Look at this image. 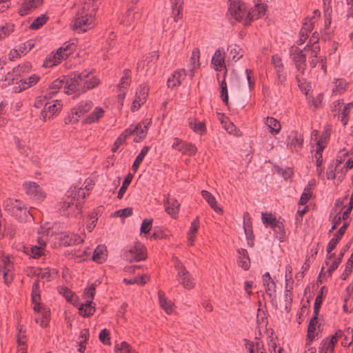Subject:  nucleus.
Masks as SVG:
<instances>
[{
  "label": "nucleus",
  "instance_id": "1",
  "mask_svg": "<svg viewBox=\"0 0 353 353\" xmlns=\"http://www.w3.org/2000/svg\"><path fill=\"white\" fill-rule=\"evenodd\" d=\"M100 83V80L91 72L83 70L81 72H74L66 79L64 92L68 94H81L92 90Z\"/></svg>",
  "mask_w": 353,
  "mask_h": 353
},
{
  "label": "nucleus",
  "instance_id": "2",
  "mask_svg": "<svg viewBox=\"0 0 353 353\" xmlns=\"http://www.w3.org/2000/svg\"><path fill=\"white\" fill-rule=\"evenodd\" d=\"M3 209L9 214L23 221L27 217V208L20 201L8 199L3 202Z\"/></svg>",
  "mask_w": 353,
  "mask_h": 353
},
{
  "label": "nucleus",
  "instance_id": "3",
  "mask_svg": "<svg viewBox=\"0 0 353 353\" xmlns=\"http://www.w3.org/2000/svg\"><path fill=\"white\" fill-rule=\"evenodd\" d=\"M97 284L92 283L90 286L85 290L83 296L86 301L82 303L79 307V314L84 317H89L92 316L94 311L95 307L92 305V300L95 294V289Z\"/></svg>",
  "mask_w": 353,
  "mask_h": 353
},
{
  "label": "nucleus",
  "instance_id": "4",
  "mask_svg": "<svg viewBox=\"0 0 353 353\" xmlns=\"http://www.w3.org/2000/svg\"><path fill=\"white\" fill-rule=\"evenodd\" d=\"M123 255L130 263L141 261L146 259L145 248L141 242L137 241L133 245L125 250Z\"/></svg>",
  "mask_w": 353,
  "mask_h": 353
},
{
  "label": "nucleus",
  "instance_id": "5",
  "mask_svg": "<svg viewBox=\"0 0 353 353\" xmlns=\"http://www.w3.org/2000/svg\"><path fill=\"white\" fill-rule=\"evenodd\" d=\"M92 106L93 103L91 101L86 100L81 101L76 107L71 109L70 112L65 119V123L66 124L75 123L79 121V118L87 113Z\"/></svg>",
  "mask_w": 353,
  "mask_h": 353
},
{
  "label": "nucleus",
  "instance_id": "6",
  "mask_svg": "<svg viewBox=\"0 0 353 353\" xmlns=\"http://www.w3.org/2000/svg\"><path fill=\"white\" fill-rule=\"evenodd\" d=\"M174 267L177 270L176 279L187 290L192 289L195 283L190 272L183 264L177 259H174Z\"/></svg>",
  "mask_w": 353,
  "mask_h": 353
},
{
  "label": "nucleus",
  "instance_id": "7",
  "mask_svg": "<svg viewBox=\"0 0 353 353\" xmlns=\"http://www.w3.org/2000/svg\"><path fill=\"white\" fill-rule=\"evenodd\" d=\"M290 56L295 65L296 70L301 74H304L307 65L306 55L303 53V50L293 46L290 48Z\"/></svg>",
  "mask_w": 353,
  "mask_h": 353
},
{
  "label": "nucleus",
  "instance_id": "8",
  "mask_svg": "<svg viewBox=\"0 0 353 353\" xmlns=\"http://www.w3.org/2000/svg\"><path fill=\"white\" fill-rule=\"evenodd\" d=\"M94 17L92 14L85 12V7H83L77 14V17L74 21L73 28L79 32H85L89 26L92 25Z\"/></svg>",
  "mask_w": 353,
  "mask_h": 353
},
{
  "label": "nucleus",
  "instance_id": "9",
  "mask_svg": "<svg viewBox=\"0 0 353 353\" xmlns=\"http://www.w3.org/2000/svg\"><path fill=\"white\" fill-rule=\"evenodd\" d=\"M32 65L30 63L26 62L19 64L17 67L14 68L12 72H8L5 77V81H8L9 83H17L19 82L22 75L28 73L30 71Z\"/></svg>",
  "mask_w": 353,
  "mask_h": 353
},
{
  "label": "nucleus",
  "instance_id": "10",
  "mask_svg": "<svg viewBox=\"0 0 353 353\" xmlns=\"http://www.w3.org/2000/svg\"><path fill=\"white\" fill-rule=\"evenodd\" d=\"M286 142L289 150L298 153L303 146V136L296 131H293L288 136Z\"/></svg>",
  "mask_w": 353,
  "mask_h": 353
},
{
  "label": "nucleus",
  "instance_id": "11",
  "mask_svg": "<svg viewBox=\"0 0 353 353\" xmlns=\"http://www.w3.org/2000/svg\"><path fill=\"white\" fill-rule=\"evenodd\" d=\"M230 3L228 8V12L230 15L236 21H241L246 14V9L244 3L240 0H235L232 1L230 0Z\"/></svg>",
  "mask_w": 353,
  "mask_h": 353
},
{
  "label": "nucleus",
  "instance_id": "12",
  "mask_svg": "<svg viewBox=\"0 0 353 353\" xmlns=\"http://www.w3.org/2000/svg\"><path fill=\"white\" fill-rule=\"evenodd\" d=\"M62 108V104L59 100H53L51 102L48 101L43 109L41 112V119L46 121V119H50L55 114L59 112Z\"/></svg>",
  "mask_w": 353,
  "mask_h": 353
},
{
  "label": "nucleus",
  "instance_id": "13",
  "mask_svg": "<svg viewBox=\"0 0 353 353\" xmlns=\"http://www.w3.org/2000/svg\"><path fill=\"white\" fill-rule=\"evenodd\" d=\"M13 268V264L10 261L8 256L5 257L2 259L0 263V270L3 275L5 284L7 285H10L13 281V276L12 270Z\"/></svg>",
  "mask_w": 353,
  "mask_h": 353
},
{
  "label": "nucleus",
  "instance_id": "14",
  "mask_svg": "<svg viewBox=\"0 0 353 353\" xmlns=\"http://www.w3.org/2000/svg\"><path fill=\"white\" fill-rule=\"evenodd\" d=\"M172 148L189 156L194 155L196 152V148L194 144L185 143L178 138L174 139Z\"/></svg>",
  "mask_w": 353,
  "mask_h": 353
},
{
  "label": "nucleus",
  "instance_id": "15",
  "mask_svg": "<svg viewBox=\"0 0 353 353\" xmlns=\"http://www.w3.org/2000/svg\"><path fill=\"white\" fill-rule=\"evenodd\" d=\"M43 1V0H23L18 12L21 16L27 15L41 6Z\"/></svg>",
  "mask_w": 353,
  "mask_h": 353
},
{
  "label": "nucleus",
  "instance_id": "16",
  "mask_svg": "<svg viewBox=\"0 0 353 353\" xmlns=\"http://www.w3.org/2000/svg\"><path fill=\"white\" fill-rule=\"evenodd\" d=\"M148 90L147 86L141 85L139 90V92L136 93V97L132 102V105L131 107V110L132 112H135L139 110V108L143 104L147 99L148 95Z\"/></svg>",
  "mask_w": 353,
  "mask_h": 353
},
{
  "label": "nucleus",
  "instance_id": "17",
  "mask_svg": "<svg viewBox=\"0 0 353 353\" xmlns=\"http://www.w3.org/2000/svg\"><path fill=\"white\" fill-rule=\"evenodd\" d=\"M23 187L26 193L30 197L35 199L45 197L41 187L34 182H25Z\"/></svg>",
  "mask_w": 353,
  "mask_h": 353
},
{
  "label": "nucleus",
  "instance_id": "18",
  "mask_svg": "<svg viewBox=\"0 0 353 353\" xmlns=\"http://www.w3.org/2000/svg\"><path fill=\"white\" fill-rule=\"evenodd\" d=\"M350 247V243L346 244L341 250L340 253L339 254L338 256L335 260L331 263L328 269L327 270V272L323 273L324 267L321 268V272L319 275V279L321 277V276L323 274L325 275L326 273L328 274L329 276L332 274V273L338 268L340 263L341 262L343 256L345 253L348 250V249Z\"/></svg>",
  "mask_w": 353,
  "mask_h": 353
},
{
  "label": "nucleus",
  "instance_id": "19",
  "mask_svg": "<svg viewBox=\"0 0 353 353\" xmlns=\"http://www.w3.org/2000/svg\"><path fill=\"white\" fill-rule=\"evenodd\" d=\"M266 6L263 3H256L254 8L248 11L247 14V19L248 22H245V25L250 24V22L254 19H258L263 16L266 11Z\"/></svg>",
  "mask_w": 353,
  "mask_h": 353
},
{
  "label": "nucleus",
  "instance_id": "20",
  "mask_svg": "<svg viewBox=\"0 0 353 353\" xmlns=\"http://www.w3.org/2000/svg\"><path fill=\"white\" fill-rule=\"evenodd\" d=\"M187 75H189V74L184 69L175 71L167 81L168 87L174 88L179 86Z\"/></svg>",
  "mask_w": 353,
  "mask_h": 353
},
{
  "label": "nucleus",
  "instance_id": "21",
  "mask_svg": "<svg viewBox=\"0 0 353 353\" xmlns=\"http://www.w3.org/2000/svg\"><path fill=\"white\" fill-rule=\"evenodd\" d=\"M164 205L165 212L172 217L176 218L179 214V208L180 206L178 201L174 198H168L164 200Z\"/></svg>",
  "mask_w": 353,
  "mask_h": 353
},
{
  "label": "nucleus",
  "instance_id": "22",
  "mask_svg": "<svg viewBox=\"0 0 353 353\" xmlns=\"http://www.w3.org/2000/svg\"><path fill=\"white\" fill-rule=\"evenodd\" d=\"M60 243L63 246H71L83 243V240L80 236L75 234H65L60 236Z\"/></svg>",
  "mask_w": 353,
  "mask_h": 353
},
{
  "label": "nucleus",
  "instance_id": "23",
  "mask_svg": "<svg viewBox=\"0 0 353 353\" xmlns=\"http://www.w3.org/2000/svg\"><path fill=\"white\" fill-rule=\"evenodd\" d=\"M318 316L319 314H315L313 312V316L310 319L308 327H307V340L308 342L306 343V345H310L312 342L314 341L316 336L315 330L316 327L318 324Z\"/></svg>",
  "mask_w": 353,
  "mask_h": 353
},
{
  "label": "nucleus",
  "instance_id": "24",
  "mask_svg": "<svg viewBox=\"0 0 353 353\" xmlns=\"http://www.w3.org/2000/svg\"><path fill=\"white\" fill-rule=\"evenodd\" d=\"M212 64H213L215 66L216 70H220L219 69V67H225V51L223 48H218L214 55L212 58Z\"/></svg>",
  "mask_w": 353,
  "mask_h": 353
},
{
  "label": "nucleus",
  "instance_id": "25",
  "mask_svg": "<svg viewBox=\"0 0 353 353\" xmlns=\"http://www.w3.org/2000/svg\"><path fill=\"white\" fill-rule=\"evenodd\" d=\"M239 254L238 258V264L244 270H248L250 268V259L247 250L241 248L238 250Z\"/></svg>",
  "mask_w": 353,
  "mask_h": 353
},
{
  "label": "nucleus",
  "instance_id": "26",
  "mask_svg": "<svg viewBox=\"0 0 353 353\" xmlns=\"http://www.w3.org/2000/svg\"><path fill=\"white\" fill-rule=\"evenodd\" d=\"M201 195L203 198L208 202L210 206L217 213L222 214L223 209L218 206L214 196L207 190H202Z\"/></svg>",
  "mask_w": 353,
  "mask_h": 353
},
{
  "label": "nucleus",
  "instance_id": "27",
  "mask_svg": "<svg viewBox=\"0 0 353 353\" xmlns=\"http://www.w3.org/2000/svg\"><path fill=\"white\" fill-rule=\"evenodd\" d=\"M104 110L101 107H96L94 111L90 114L83 121L84 124H91L97 122L103 117Z\"/></svg>",
  "mask_w": 353,
  "mask_h": 353
},
{
  "label": "nucleus",
  "instance_id": "28",
  "mask_svg": "<svg viewBox=\"0 0 353 353\" xmlns=\"http://www.w3.org/2000/svg\"><path fill=\"white\" fill-rule=\"evenodd\" d=\"M40 79V77L37 74L30 76L28 78L21 79L19 80V91L25 90L34 85Z\"/></svg>",
  "mask_w": 353,
  "mask_h": 353
},
{
  "label": "nucleus",
  "instance_id": "29",
  "mask_svg": "<svg viewBox=\"0 0 353 353\" xmlns=\"http://www.w3.org/2000/svg\"><path fill=\"white\" fill-rule=\"evenodd\" d=\"M107 249L104 245H98L93 253L92 259L98 263H102L106 260Z\"/></svg>",
  "mask_w": 353,
  "mask_h": 353
},
{
  "label": "nucleus",
  "instance_id": "30",
  "mask_svg": "<svg viewBox=\"0 0 353 353\" xmlns=\"http://www.w3.org/2000/svg\"><path fill=\"white\" fill-rule=\"evenodd\" d=\"M76 49V44L74 43H63L57 50V54L63 59L65 57L70 56Z\"/></svg>",
  "mask_w": 353,
  "mask_h": 353
},
{
  "label": "nucleus",
  "instance_id": "31",
  "mask_svg": "<svg viewBox=\"0 0 353 353\" xmlns=\"http://www.w3.org/2000/svg\"><path fill=\"white\" fill-rule=\"evenodd\" d=\"M133 131L137 137L134 139L135 142H139L144 139L148 134V126L142 123H138L133 127Z\"/></svg>",
  "mask_w": 353,
  "mask_h": 353
},
{
  "label": "nucleus",
  "instance_id": "32",
  "mask_svg": "<svg viewBox=\"0 0 353 353\" xmlns=\"http://www.w3.org/2000/svg\"><path fill=\"white\" fill-rule=\"evenodd\" d=\"M199 49L194 48L192 52V56L190 57V62L192 67L190 68L189 71V76L192 78L194 76V70L200 65L199 63Z\"/></svg>",
  "mask_w": 353,
  "mask_h": 353
},
{
  "label": "nucleus",
  "instance_id": "33",
  "mask_svg": "<svg viewBox=\"0 0 353 353\" xmlns=\"http://www.w3.org/2000/svg\"><path fill=\"white\" fill-rule=\"evenodd\" d=\"M265 124L269 128V131L271 134H278L281 130V124L279 121L273 118L268 117L266 118Z\"/></svg>",
  "mask_w": 353,
  "mask_h": 353
},
{
  "label": "nucleus",
  "instance_id": "34",
  "mask_svg": "<svg viewBox=\"0 0 353 353\" xmlns=\"http://www.w3.org/2000/svg\"><path fill=\"white\" fill-rule=\"evenodd\" d=\"M43 250L41 247L37 245L24 247V252L34 259L41 257L43 254Z\"/></svg>",
  "mask_w": 353,
  "mask_h": 353
},
{
  "label": "nucleus",
  "instance_id": "35",
  "mask_svg": "<svg viewBox=\"0 0 353 353\" xmlns=\"http://www.w3.org/2000/svg\"><path fill=\"white\" fill-rule=\"evenodd\" d=\"M150 148L149 146H144L139 152V154L137 156L132 166V168L134 170V172L137 171L140 164L142 163L143 159L148 152Z\"/></svg>",
  "mask_w": 353,
  "mask_h": 353
},
{
  "label": "nucleus",
  "instance_id": "36",
  "mask_svg": "<svg viewBox=\"0 0 353 353\" xmlns=\"http://www.w3.org/2000/svg\"><path fill=\"white\" fill-rule=\"evenodd\" d=\"M230 50V56H232V60L238 61L243 56V50L239 46L230 45L228 48Z\"/></svg>",
  "mask_w": 353,
  "mask_h": 353
},
{
  "label": "nucleus",
  "instance_id": "37",
  "mask_svg": "<svg viewBox=\"0 0 353 353\" xmlns=\"http://www.w3.org/2000/svg\"><path fill=\"white\" fill-rule=\"evenodd\" d=\"M227 72V69L225 68V72L223 73V79L220 82L221 98L224 102V103H225L226 105L228 104V92L225 81Z\"/></svg>",
  "mask_w": 353,
  "mask_h": 353
},
{
  "label": "nucleus",
  "instance_id": "38",
  "mask_svg": "<svg viewBox=\"0 0 353 353\" xmlns=\"http://www.w3.org/2000/svg\"><path fill=\"white\" fill-rule=\"evenodd\" d=\"M61 59H62L57 54V52L55 54H50L44 60L43 66L45 68L52 67L59 63Z\"/></svg>",
  "mask_w": 353,
  "mask_h": 353
},
{
  "label": "nucleus",
  "instance_id": "39",
  "mask_svg": "<svg viewBox=\"0 0 353 353\" xmlns=\"http://www.w3.org/2000/svg\"><path fill=\"white\" fill-rule=\"evenodd\" d=\"M285 292H290L291 290L292 289V286L290 284L293 283L292 280V267L291 265L288 264L285 267Z\"/></svg>",
  "mask_w": 353,
  "mask_h": 353
},
{
  "label": "nucleus",
  "instance_id": "40",
  "mask_svg": "<svg viewBox=\"0 0 353 353\" xmlns=\"http://www.w3.org/2000/svg\"><path fill=\"white\" fill-rule=\"evenodd\" d=\"M325 290L326 291V288L325 286H322L315 299L313 312L315 314H319L320 308L323 299V292Z\"/></svg>",
  "mask_w": 353,
  "mask_h": 353
},
{
  "label": "nucleus",
  "instance_id": "41",
  "mask_svg": "<svg viewBox=\"0 0 353 353\" xmlns=\"http://www.w3.org/2000/svg\"><path fill=\"white\" fill-rule=\"evenodd\" d=\"M271 228L274 230L276 236L280 239H283L285 236V226L282 221L277 220V221L273 224Z\"/></svg>",
  "mask_w": 353,
  "mask_h": 353
},
{
  "label": "nucleus",
  "instance_id": "42",
  "mask_svg": "<svg viewBox=\"0 0 353 353\" xmlns=\"http://www.w3.org/2000/svg\"><path fill=\"white\" fill-rule=\"evenodd\" d=\"M265 286V292L268 296L270 297L271 302L272 305L274 304V302L276 303V284L274 281L270 282L268 283H266Z\"/></svg>",
  "mask_w": 353,
  "mask_h": 353
},
{
  "label": "nucleus",
  "instance_id": "43",
  "mask_svg": "<svg viewBox=\"0 0 353 353\" xmlns=\"http://www.w3.org/2000/svg\"><path fill=\"white\" fill-rule=\"evenodd\" d=\"M133 176H134L132 174L128 173L125 178L124 179L122 185L120 188L118 192L117 197L119 199H121L123 198L126 190L128 189V187L129 186L133 179Z\"/></svg>",
  "mask_w": 353,
  "mask_h": 353
},
{
  "label": "nucleus",
  "instance_id": "44",
  "mask_svg": "<svg viewBox=\"0 0 353 353\" xmlns=\"http://www.w3.org/2000/svg\"><path fill=\"white\" fill-rule=\"evenodd\" d=\"M31 298L33 303H37L38 301H40L41 296L39 279H36L32 284Z\"/></svg>",
  "mask_w": 353,
  "mask_h": 353
},
{
  "label": "nucleus",
  "instance_id": "45",
  "mask_svg": "<svg viewBox=\"0 0 353 353\" xmlns=\"http://www.w3.org/2000/svg\"><path fill=\"white\" fill-rule=\"evenodd\" d=\"M189 126L194 132L201 134H203L206 131L205 123L201 121L196 122V120H190Z\"/></svg>",
  "mask_w": 353,
  "mask_h": 353
},
{
  "label": "nucleus",
  "instance_id": "46",
  "mask_svg": "<svg viewBox=\"0 0 353 353\" xmlns=\"http://www.w3.org/2000/svg\"><path fill=\"white\" fill-rule=\"evenodd\" d=\"M159 299L161 307L168 313L170 314L172 311L171 302L168 301L165 297L164 294L161 292H159Z\"/></svg>",
  "mask_w": 353,
  "mask_h": 353
},
{
  "label": "nucleus",
  "instance_id": "47",
  "mask_svg": "<svg viewBox=\"0 0 353 353\" xmlns=\"http://www.w3.org/2000/svg\"><path fill=\"white\" fill-rule=\"evenodd\" d=\"M312 188L310 183H309V184L304 188V191L301 195L299 204L301 205H305L309 199L312 197Z\"/></svg>",
  "mask_w": 353,
  "mask_h": 353
},
{
  "label": "nucleus",
  "instance_id": "48",
  "mask_svg": "<svg viewBox=\"0 0 353 353\" xmlns=\"http://www.w3.org/2000/svg\"><path fill=\"white\" fill-rule=\"evenodd\" d=\"M305 22L303 24V26L299 32V34H304L305 36L308 37V34L313 30L314 28V21L312 19L305 18Z\"/></svg>",
  "mask_w": 353,
  "mask_h": 353
},
{
  "label": "nucleus",
  "instance_id": "49",
  "mask_svg": "<svg viewBox=\"0 0 353 353\" xmlns=\"http://www.w3.org/2000/svg\"><path fill=\"white\" fill-rule=\"evenodd\" d=\"M130 70H124L123 77L120 80V83L119 84V88L120 90L122 89H126L130 83Z\"/></svg>",
  "mask_w": 353,
  "mask_h": 353
},
{
  "label": "nucleus",
  "instance_id": "50",
  "mask_svg": "<svg viewBox=\"0 0 353 353\" xmlns=\"http://www.w3.org/2000/svg\"><path fill=\"white\" fill-rule=\"evenodd\" d=\"M37 323H39L40 325L43 327H46L48 326L50 322V314L49 311L44 310L43 311L38 317L35 319Z\"/></svg>",
  "mask_w": 353,
  "mask_h": 353
},
{
  "label": "nucleus",
  "instance_id": "51",
  "mask_svg": "<svg viewBox=\"0 0 353 353\" xmlns=\"http://www.w3.org/2000/svg\"><path fill=\"white\" fill-rule=\"evenodd\" d=\"M48 19V17L46 15L41 14L32 21V23L30 26V28L32 30L39 29L47 22Z\"/></svg>",
  "mask_w": 353,
  "mask_h": 353
},
{
  "label": "nucleus",
  "instance_id": "52",
  "mask_svg": "<svg viewBox=\"0 0 353 353\" xmlns=\"http://www.w3.org/2000/svg\"><path fill=\"white\" fill-rule=\"evenodd\" d=\"M115 353H134L132 350L130 345L125 341L121 342L119 345H116L114 347Z\"/></svg>",
  "mask_w": 353,
  "mask_h": 353
},
{
  "label": "nucleus",
  "instance_id": "53",
  "mask_svg": "<svg viewBox=\"0 0 353 353\" xmlns=\"http://www.w3.org/2000/svg\"><path fill=\"white\" fill-rule=\"evenodd\" d=\"M262 222L266 226L272 227L277 220L272 213L263 212L261 215Z\"/></svg>",
  "mask_w": 353,
  "mask_h": 353
},
{
  "label": "nucleus",
  "instance_id": "54",
  "mask_svg": "<svg viewBox=\"0 0 353 353\" xmlns=\"http://www.w3.org/2000/svg\"><path fill=\"white\" fill-rule=\"evenodd\" d=\"M256 323L259 328L266 327L268 324V319L264 311L260 308L258 309V313L256 316Z\"/></svg>",
  "mask_w": 353,
  "mask_h": 353
},
{
  "label": "nucleus",
  "instance_id": "55",
  "mask_svg": "<svg viewBox=\"0 0 353 353\" xmlns=\"http://www.w3.org/2000/svg\"><path fill=\"white\" fill-rule=\"evenodd\" d=\"M334 346L335 345L333 344V341H330L327 337L321 341L319 349L327 352L330 350L332 353H333L334 351Z\"/></svg>",
  "mask_w": 353,
  "mask_h": 353
},
{
  "label": "nucleus",
  "instance_id": "56",
  "mask_svg": "<svg viewBox=\"0 0 353 353\" xmlns=\"http://www.w3.org/2000/svg\"><path fill=\"white\" fill-rule=\"evenodd\" d=\"M182 6L181 5H179L176 3L172 6V16L171 17L173 19V21L175 22H178L179 19H182Z\"/></svg>",
  "mask_w": 353,
  "mask_h": 353
},
{
  "label": "nucleus",
  "instance_id": "57",
  "mask_svg": "<svg viewBox=\"0 0 353 353\" xmlns=\"http://www.w3.org/2000/svg\"><path fill=\"white\" fill-rule=\"evenodd\" d=\"M14 143L16 144V146H17V149L19 150V152L24 156H28L30 152V148L28 146H26L25 144H22L19 138L14 137Z\"/></svg>",
  "mask_w": 353,
  "mask_h": 353
},
{
  "label": "nucleus",
  "instance_id": "58",
  "mask_svg": "<svg viewBox=\"0 0 353 353\" xmlns=\"http://www.w3.org/2000/svg\"><path fill=\"white\" fill-rule=\"evenodd\" d=\"M341 161H336L335 165L333 163H330L327 168V172H326V176L327 179H334L336 177L335 172L336 170V168L339 164H341Z\"/></svg>",
  "mask_w": 353,
  "mask_h": 353
},
{
  "label": "nucleus",
  "instance_id": "59",
  "mask_svg": "<svg viewBox=\"0 0 353 353\" xmlns=\"http://www.w3.org/2000/svg\"><path fill=\"white\" fill-rule=\"evenodd\" d=\"M34 46V43L32 40L27 41L26 43H21L18 46V51L21 54H26L31 50Z\"/></svg>",
  "mask_w": 353,
  "mask_h": 353
},
{
  "label": "nucleus",
  "instance_id": "60",
  "mask_svg": "<svg viewBox=\"0 0 353 353\" xmlns=\"http://www.w3.org/2000/svg\"><path fill=\"white\" fill-rule=\"evenodd\" d=\"M32 274L36 275L39 279H46L48 281L52 280V274L48 269H45L44 271H39L37 272L35 270H32Z\"/></svg>",
  "mask_w": 353,
  "mask_h": 353
},
{
  "label": "nucleus",
  "instance_id": "61",
  "mask_svg": "<svg viewBox=\"0 0 353 353\" xmlns=\"http://www.w3.org/2000/svg\"><path fill=\"white\" fill-rule=\"evenodd\" d=\"M159 56L156 54L154 52L152 54H150L149 57H147L145 60H143L141 63H139V68L141 67V65L143 64V67H145V62H147V65H150V67H152L154 65L155 61L158 59Z\"/></svg>",
  "mask_w": 353,
  "mask_h": 353
},
{
  "label": "nucleus",
  "instance_id": "62",
  "mask_svg": "<svg viewBox=\"0 0 353 353\" xmlns=\"http://www.w3.org/2000/svg\"><path fill=\"white\" fill-rule=\"evenodd\" d=\"M99 338L101 342L104 345H110V332L108 330H102L99 333Z\"/></svg>",
  "mask_w": 353,
  "mask_h": 353
},
{
  "label": "nucleus",
  "instance_id": "63",
  "mask_svg": "<svg viewBox=\"0 0 353 353\" xmlns=\"http://www.w3.org/2000/svg\"><path fill=\"white\" fill-rule=\"evenodd\" d=\"M245 349L248 353H256V342H252L248 339H243Z\"/></svg>",
  "mask_w": 353,
  "mask_h": 353
},
{
  "label": "nucleus",
  "instance_id": "64",
  "mask_svg": "<svg viewBox=\"0 0 353 353\" xmlns=\"http://www.w3.org/2000/svg\"><path fill=\"white\" fill-rule=\"evenodd\" d=\"M152 219H145L141 225V232L147 234L150 232L152 228Z\"/></svg>",
  "mask_w": 353,
  "mask_h": 353
}]
</instances>
